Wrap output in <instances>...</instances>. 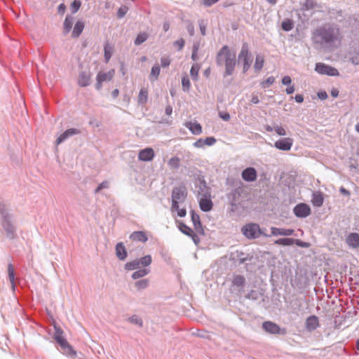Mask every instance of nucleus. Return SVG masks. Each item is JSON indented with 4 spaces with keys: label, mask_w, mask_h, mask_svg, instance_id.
<instances>
[{
    "label": "nucleus",
    "mask_w": 359,
    "mask_h": 359,
    "mask_svg": "<svg viewBox=\"0 0 359 359\" xmlns=\"http://www.w3.org/2000/svg\"><path fill=\"white\" fill-rule=\"evenodd\" d=\"M191 217L193 224H195L196 223H198L199 222H201L199 215L197 213H196L194 210L191 211Z\"/></svg>",
    "instance_id": "nucleus-55"
},
{
    "label": "nucleus",
    "mask_w": 359,
    "mask_h": 359,
    "mask_svg": "<svg viewBox=\"0 0 359 359\" xmlns=\"http://www.w3.org/2000/svg\"><path fill=\"white\" fill-rule=\"evenodd\" d=\"M8 278L11 285L12 290L15 291V272L14 268L12 264H9L8 265Z\"/></svg>",
    "instance_id": "nucleus-33"
},
{
    "label": "nucleus",
    "mask_w": 359,
    "mask_h": 359,
    "mask_svg": "<svg viewBox=\"0 0 359 359\" xmlns=\"http://www.w3.org/2000/svg\"><path fill=\"white\" fill-rule=\"evenodd\" d=\"M241 176L245 182H252L257 180V173L255 168L249 167L242 171Z\"/></svg>",
    "instance_id": "nucleus-15"
},
{
    "label": "nucleus",
    "mask_w": 359,
    "mask_h": 359,
    "mask_svg": "<svg viewBox=\"0 0 359 359\" xmlns=\"http://www.w3.org/2000/svg\"><path fill=\"white\" fill-rule=\"evenodd\" d=\"M297 241L298 243H301L298 240H295L292 238H279L275 241L276 244L285 245V246H290L294 243V242Z\"/></svg>",
    "instance_id": "nucleus-34"
},
{
    "label": "nucleus",
    "mask_w": 359,
    "mask_h": 359,
    "mask_svg": "<svg viewBox=\"0 0 359 359\" xmlns=\"http://www.w3.org/2000/svg\"><path fill=\"white\" fill-rule=\"evenodd\" d=\"M275 81V78L273 76H269L266 80L263 81L260 83V86L262 88H266L271 85H272Z\"/></svg>",
    "instance_id": "nucleus-46"
},
{
    "label": "nucleus",
    "mask_w": 359,
    "mask_h": 359,
    "mask_svg": "<svg viewBox=\"0 0 359 359\" xmlns=\"http://www.w3.org/2000/svg\"><path fill=\"white\" fill-rule=\"evenodd\" d=\"M84 27H85L84 22L82 20H78L74 27V29H73V31L72 33V37H74V38L79 37L81 35V34L82 33V32L83 31Z\"/></svg>",
    "instance_id": "nucleus-28"
},
{
    "label": "nucleus",
    "mask_w": 359,
    "mask_h": 359,
    "mask_svg": "<svg viewBox=\"0 0 359 359\" xmlns=\"http://www.w3.org/2000/svg\"><path fill=\"white\" fill-rule=\"evenodd\" d=\"M187 30L190 36H193L194 34V27L191 22H189L187 25Z\"/></svg>",
    "instance_id": "nucleus-61"
},
{
    "label": "nucleus",
    "mask_w": 359,
    "mask_h": 359,
    "mask_svg": "<svg viewBox=\"0 0 359 359\" xmlns=\"http://www.w3.org/2000/svg\"><path fill=\"white\" fill-rule=\"evenodd\" d=\"M194 229L196 230V231L198 233H199V234H204V230H203V226H202V224H201V222L194 224Z\"/></svg>",
    "instance_id": "nucleus-56"
},
{
    "label": "nucleus",
    "mask_w": 359,
    "mask_h": 359,
    "mask_svg": "<svg viewBox=\"0 0 359 359\" xmlns=\"http://www.w3.org/2000/svg\"><path fill=\"white\" fill-rule=\"evenodd\" d=\"M187 197V190L184 186L175 187L172 191V208H177V205L185 201Z\"/></svg>",
    "instance_id": "nucleus-6"
},
{
    "label": "nucleus",
    "mask_w": 359,
    "mask_h": 359,
    "mask_svg": "<svg viewBox=\"0 0 359 359\" xmlns=\"http://www.w3.org/2000/svg\"><path fill=\"white\" fill-rule=\"evenodd\" d=\"M241 232L248 239L259 238L262 234L259 226L255 223H249L243 226Z\"/></svg>",
    "instance_id": "nucleus-8"
},
{
    "label": "nucleus",
    "mask_w": 359,
    "mask_h": 359,
    "mask_svg": "<svg viewBox=\"0 0 359 359\" xmlns=\"http://www.w3.org/2000/svg\"><path fill=\"white\" fill-rule=\"evenodd\" d=\"M116 255L118 259L121 261H123L126 259L128 253L123 243L120 242L116 245L115 247Z\"/></svg>",
    "instance_id": "nucleus-23"
},
{
    "label": "nucleus",
    "mask_w": 359,
    "mask_h": 359,
    "mask_svg": "<svg viewBox=\"0 0 359 359\" xmlns=\"http://www.w3.org/2000/svg\"><path fill=\"white\" fill-rule=\"evenodd\" d=\"M240 196L241 191L238 189H234L227 194V198L232 207L236 206Z\"/></svg>",
    "instance_id": "nucleus-22"
},
{
    "label": "nucleus",
    "mask_w": 359,
    "mask_h": 359,
    "mask_svg": "<svg viewBox=\"0 0 359 359\" xmlns=\"http://www.w3.org/2000/svg\"><path fill=\"white\" fill-rule=\"evenodd\" d=\"M274 131L276 133L280 136H285L287 135V132L285 129L279 125H276L274 126Z\"/></svg>",
    "instance_id": "nucleus-48"
},
{
    "label": "nucleus",
    "mask_w": 359,
    "mask_h": 359,
    "mask_svg": "<svg viewBox=\"0 0 359 359\" xmlns=\"http://www.w3.org/2000/svg\"><path fill=\"white\" fill-rule=\"evenodd\" d=\"M347 243L348 245L356 248L359 247V234L357 233H351L347 237Z\"/></svg>",
    "instance_id": "nucleus-29"
},
{
    "label": "nucleus",
    "mask_w": 359,
    "mask_h": 359,
    "mask_svg": "<svg viewBox=\"0 0 359 359\" xmlns=\"http://www.w3.org/2000/svg\"><path fill=\"white\" fill-rule=\"evenodd\" d=\"M340 27L335 23H325L317 27L312 33L313 43L320 48L328 50L337 48L342 41Z\"/></svg>",
    "instance_id": "nucleus-1"
},
{
    "label": "nucleus",
    "mask_w": 359,
    "mask_h": 359,
    "mask_svg": "<svg viewBox=\"0 0 359 359\" xmlns=\"http://www.w3.org/2000/svg\"><path fill=\"white\" fill-rule=\"evenodd\" d=\"M245 283V278L242 275H234L232 280V285L241 290Z\"/></svg>",
    "instance_id": "nucleus-27"
},
{
    "label": "nucleus",
    "mask_w": 359,
    "mask_h": 359,
    "mask_svg": "<svg viewBox=\"0 0 359 359\" xmlns=\"http://www.w3.org/2000/svg\"><path fill=\"white\" fill-rule=\"evenodd\" d=\"M238 61L245 63H252V56L249 51L248 44L244 42L240 53L238 54Z\"/></svg>",
    "instance_id": "nucleus-14"
},
{
    "label": "nucleus",
    "mask_w": 359,
    "mask_h": 359,
    "mask_svg": "<svg viewBox=\"0 0 359 359\" xmlns=\"http://www.w3.org/2000/svg\"><path fill=\"white\" fill-rule=\"evenodd\" d=\"M152 262L151 255H146L140 259H137L125 264L124 269L126 271H133L140 269L141 266H149Z\"/></svg>",
    "instance_id": "nucleus-7"
},
{
    "label": "nucleus",
    "mask_w": 359,
    "mask_h": 359,
    "mask_svg": "<svg viewBox=\"0 0 359 359\" xmlns=\"http://www.w3.org/2000/svg\"><path fill=\"white\" fill-rule=\"evenodd\" d=\"M74 22V18L67 15L65 18V22H64V32L65 34H67L70 32L72 27V25Z\"/></svg>",
    "instance_id": "nucleus-36"
},
{
    "label": "nucleus",
    "mask_w": 359,
    "mask_h": 359,
    "mask_svg": "<svg viewBox=\"0 0 359 359\" xmlns=\"http://www.w3.org/2000/svg\"><path fill=\"white\" fill-rule=\"evenodd\" d=\"M191 87L190 80L188 76H183L182 78V88L184 92H189Z\"/></svg>",
    "instance_id": "nucleus-40"
},
{
    "label": "nucleus",
    "mask_w": 359,
    "mask_h": 359,
    "mask_svg": "<svg viewBox=\"0 0 359 359\" xmlns=\"http://www.w3.org/2000/svg\"><path fill=\"white\" fill-rule=\"evenodd\" d=\"M294 27V24L292 20L290 19H286L282 22V28L285 32H289L292 30Z\"/></svg>",
    "instance_id": "nucleus-44"
},
{
    "label": "nucleus",
    "mask_w": 359,
    "mask_h": 359,
    "mask_svg": "<svg viewBox=\"0 0 359 359\" xmlns=\"http://www.w3.org/2000/svg\"><path fill=\"white\" fill-rule=\"evenodd\" d=\"M0 215L1 225L6 237L10 240L17 238V226L15 223L13 215L5 208L0 209Z\"/></svg>",
    "instance_id": "nucleus-3"
},
{
    "label": "nucleus",
    "mask_w": 359,
    "mask_h": 359,
    "mask_svg": "<svg viewBox=\"0 0 359 359\" xmlns=\"http://www.w3.org/2000/svg\"><path fill=\"white\" fill-rule=\"evenodd\" d=\"M203 141L205 145L212 146L216 143L217 140L214 137H208L203 139Z\"/></svg>",
    "instance_id": "nucleus-53"
},
{
    "label": "nucleus",
    "mask_w": 359,
    "mask_h": 359,
    "mask_svg": "<svg viewBox=\"0 0 359 359\" xmlns=\"http://www.w3.org/2000/svg\"><path fill=\"white\" fill-rule=\"evenodd\" d=\"M294 140L290 137H284L274 142V147L279 150L290 151L293 145Z\"/></svg>",
    "instance_id": "nucleus-13"
},
{
    "label": "nucleus",
    "mask_w": 359,
    "mask_h": 359,
    "mask_svg": "<svg viewBox=\"0 0 359 359\" xmlns=\"http://www.w3.org/2000/svg\"><path fill=\"white\" fill-rule=\"evenodd\" d=\"M114 53V46L109 41H106L104 45V62L108 63Z\"/></svg>",
    "instance_id": "nucleus-25"
},
{
    "label": "nucleus",
    "mask_w": 359,
    "mask_h": 359,
    "mask_svg": "<svg viewBox=\"0 0 359 359\" xmlns=\"http://www.w3.org/2000/svg\"><path fill=\"white\" fill-rule=\"evenodd\" d=\"M315 70L320 74L327 75V76H339V71L328 65H325L322 62H318L316 64Z\"/></svg>",
    "instance_id": "nucleus-11"
},
{
    "label": "nucleus",
    "mask_w": 359,
    "mask_h": 359,
    "mask_svg": "<svg viewBox=\"0 0 359 359\" xmlns=\"http://www.w3.org/2000/svg\"><path fill=\"white\" fill-rule=\"evenodd\" d=\"M109 187V182L107 181H104L99 184V186L95 190V193L97 194L102 189H107Z\"/></svg>",
    "instance_id": "nucleus-54"
},
{
    "label": "nucleus",
    "mask_w": 359,
    "mask_h": 359,
    "mask_svg": "<svg viewBox=\"0 0 359 359\" xmlns=\"http://www.w3.org/2000/svg\"><path fill=\"white\" fill-rule=\"evenodd\" d=\"M155 154L152 148L148 147L139 151L138 158L142 161H150L154 158Z\"/></svg>",
    "instance_id": "nucleus-17"
},
{
    "label": "nucleus",
    "mask_w": 359,
    "mask_h": 359,
    "mask_svg": "<svg viewBox=\"0 0 359 359\" xmlns=\"http://www.w3.org/2000/svg\"><path fill=\"white\" fill-rule=\"evenodd\" d=\"M311 202L316 207H320L324 202V198L320 192H315L313 194Z\"/></svg>",
    "instance_id": "nucleus-30"
},
{
    "label": "nucleus",
    "mask_w": 359,
    "mask_h": 359,
    "mask_svg": "<svg viewBox=\"0 0 359 359\" xmlns=\"http://www.w3.org/2000/svg\"><path fill=\"white\" fill-rule=\"evenodd\" d=\"M148 34L146 32L140 33L135 40V44L136 46H140L144 41H146L148 39Z\"/></svg>",
    "instance_id": "nucleus-42"
},
{
    "label": "nucleus",
    "mask_w": 359,
    "mask_h": 359,
    "mask_svg": "<svg viewBox=\"0 0 359 359\" xmlns=\"http://www.w3.org/2000/svg\"><path fill=\"white\" fill-rule=\"evenodd\" d=\"M114 69H110L108 72H99L96 76V90H100L102 88V83L110 81L114 76Z\"/></svg>",
    "instance_id": "nucleus-9"
},
{
    "label": "nucleus",
    "mask_w": 359,
    "mask_h": 359,
    "mask_svg": "<svg viewBox=\"0 0 359 359\" xmlns=\"http://www.w3.org/2000/svg\"><path fill=\"white\" fill-rule=\"evenodd\" d=\"M318 97L320 100H325L327 97V94L325 91H320L318 93Z\"/></svg>",
    "instance_id": "nucleus-64"
},
{
    "label": "nucleus",
    "mask_w": 359,
    "mask_h": 359,
    "mask_svg": "<svg viewBox=\"0 0 359 359\" xmlns=\"http://www.w3.org/2000/svg\"><path fill=\"white\" fill-rule=\"evenodd\" d=\"M168 165L171 168L178 169L180 167V159L177 156H174L170 158Z\"/></svg>",
    "instance_id": "nucleus-39"
},
{
    "label": "nucleus",
    "mask_w": 359,
    "mask_h": 359,
    "mask_svg": "<svg viewBox=\"0 0 359 359\" xmlns=\"http://www.w3.org/2000/svg\"><path fill=\"white\" fill-rule=\"evenodd\" d=\"M161 72L160 66L158 64L154 65L151 70L149 79L151 81L157 80Z\"/></svg>",
    "instance_id": "nucleus-35"
},
{
    "label": "nucleus",
    "mask_w": 359,
    "mask_h": 359,
    "mask_svg": "<svg viewBox=\"0 0 359 359\" xmlns=\"http://www.w3.org/2000/svg\"><path fill=\"white\" fill-rule=\"evenodd\" d=\"M264 57L261 55H257L255 58V62L254 65V68L255 71L259 72L260 71L264 66Z\"/></svg>",
    "instance_id": "nucleus-37"
},
{
    "label": "nucleus",
    "mask_w": 359,
    "mask_h": 359,
    "mask_svg": "<svg viewBox=\"0 0 359 359\" xmlns=\"http://www.w3.org/2000/svg\"><path fill=\"white\" fill-rule=\"evenodd\" d=\"M149 273H150V269L144 267L143 269H140L139 270L133 273L131 277L133 279L137 280L140 278H143V277L146 276Z\"/></svg>",
    "instance_id": "nucleus-31"
},
{
    "label": "nucleus",
    "mask_w": 359,
    "mask_h": 359,
    "mask_svg": "<svg viewBox=\"0 0 359 359\" xmlns=\"http://www.w3.org/2000/svg\"><path fill=\"white\" fill-rule=\"evenodd\" d=\"M193 146L196 148H203L205 146L203 139L200 138L197 140L193 143Z\"/></svg>",
    "instance_id": "nucleus-59"
},
{
    "label": "nucleus",
    "mask_w": 359,
    "mask_h": 359,
    "mask_svg": "<svg viewBox=\"0 0 359 359\" xmlns=\"http://www.w3.org/2000/svg\"><path fill=\"white\" fill-rule=\"evenodd\" d=\"M264 330L271 334L285 335L287 334L285 328H281L278 325L272 321H265L262 323Z\"/></svg>",
    "instance_id": "nucleus-10"
},
{
    "label": "nucleus",
    "mask_w": 359,
    "mask_h": 359,
    "mask_svg": "<svg viewBox=\"0 0 359 359\" xmlns=\"http://www.w3.org/2000/svg\"><path fill=\"white\" fill-rule=\"evenodd\" d=\"M305 324L306 330L311 332L319 327V320L317 316H310L306 318Z\"/></svg>",
    "instance_id": "nucleus-21"
},
{
    "label": "nucleus",
    "mask_w": 359,
    "mask_h": 359,
    "mask_svg": "<svg viewBox=\"0 0 359 359\" xmlns=\"http://www.w3.org/2000/svg\"><path fill=\"white\" fill-rule=\"evenodd\" d=\"M54 328L55 332L53 334V338L60 346L63 351V353L72 358H75L76 356V352L63 337L62 330L60 327L56 326H54Z\"/></svg>",
    "instance_id": "nucleus-4"
},
{
    "label": "nucleus",
    "mask_w": 359,
    "mask_h": 359,
    "mask_svg": "<svg viewBox=\"0 0 359 359\" xmlns=\"http://www.w3.org/2000/svg\"><path fill=\"white\" fill-rule=\"evenodd\" d=\"M179 229L183 233L187 236H191V234H193L194 232V231L191 228H189L182 222L180 223Z\"/></svg>",
    "instance_id": "nucleus-45"
},
{
    "label": "nucleus",
    "mask_w": 359,
    "mask_h": 359,
    "mask_svg": "<svg viewBox=\"0 0 359 359\" xmlns=\"http://www.w3.org/2000/svg\"><path fill=\"white\" fill-rule=\"evenodd\" d=\"M128 321L132 324H135L142 327L143 326L142 319L137 315H133L128 318Z\"/></svg>",
    "instance_id": "nucleus-41"
},
{
    "label": "nucleus",
    "mask_w": 359,
    "mask_h": 359,
    "mask_svg": "<svg viewBox=\"0 0 359 359\" xmlns=\"http://www.w3.org/2000/svg\"><path fill=\"white\" fill-rule=\"evenodd\" d=\"M184 126L187 128H188L190 132L193 134V135H201L203 132L202 130V126L201 125L195 121V122H192V121H188V122H186L184 123Z\"/></svg>",
    "instance_id": "nucleus-19"
},
{
    "label": "nucleus",
    "mask_w": 359,
    "mask_h": 359,
    "mask_svg": "<svg viewBox=\"0 0 359 359\" xmlns=\"http://www.w3.org/2000/svg\"><path fill=\"white\" fill-rule=\"evenodd\" d=\"M128 11V8L126 6H123L120 7L117 11V17L118 18H122L125 16Z\"/></svg>",
    "instance_id": "nucleus-49"
},
{
    "label": "nucleus",
    "mask_w": 359,
    "mask_h": 359,
    "mask_svg": "<svg viewBox=\"0 0 359 359\" xmlns=\"http://www.w3.org/2000/svg\"><path fill=\"white\" fill-rule=\"evenodd\" d=\"M81 5V3L79 0H74L71 5L72 13H76L80 8Z\"/></svg>",
    "instance_id": "nucleus-51"
},
{
    "label": "nucleus",
    "mask_w": 359,
    "mask_h": 359,
    "mask_svg": "<svg viewBox=\"0 0 359 359\" xmlns=\"http://www.w3.org/2000/svg\"><path fill=\"white\" fill-rule=\"evenodd\" d=\"M79 133L80 130L76 128L67 129L57 137V139L56 140V144H60L69 137L77 135Z\"/></svg>",
    "instance_id": "nucleus-18"
},
{
    "label": "nucleus",
    "mask_w": 359,
    "mask_h": 359,
    "mask_svg": "<svg viewBox=\"0 0 359 359\" xmlns=\"http://www.w3.org/2000/svg\"><path fill=\"white\" fill-rule=\"evenodd\" d=\"M293 212L298 218H305L311 215V210L309 205L301 203L294 207Z\"/></svg>",
    "instance_id": "nucleus-12"
},
{
    "label": "nucleus",
    "mask_w": 359,
    "mask_h": 359,
    "mask_svg": "<svg viewBox=\"0 0 359 359\" xmlns=\"http://www.w3.org/2000/svg\"><path fill=\"white\" fill-rule=\"evenodd\" d=\"M271 232L273 236H289L294 233V230L292 229H280L277 227H271Z\"/></svg>",
    "instance_id": "nucleus-24"
},
{
    "label": "nucleus",
    "mask_w": 359,
    "mask_h": 359,
    "mask_svg": "<svg viewBox=\"0 0 359 359\" xmlns=\"http://www.w3.org/2000/svg\"><path fill=\"white\" fill-rule=\"evenodd\" d=\"M247 299L252 300H257L259 298V293L256 290H250L245 296Z\"/></svg>",
    "instance_id": "nucleus-50"
},
{
    "label": "nucleus",
    "mask_w": 359,
    "mask_h": 359,
    "mask_svg": "<svg viewBox=\"0 0 359 359\" xmlns=\"http://www.w3.org/2000/svg\"><path fill=\"white\" fill-rule=\"evenodd\" d=\"M219 117L225 121H228L231 118L230 114L229 113L219 112Z\"/></svg>",
    "instance_id": "nucleus-63"
},
{
    "label": "nucleus",
    "mask_w": 359,
    "mask_h": 359,
    "mask_svg": "<svg viewBox=\"0 0 359 359\" xmlns=\"http://www.w3.org/2000/svg\"><path fill=\"white\" fill-rule=\"evenodd\" d=\"M231 259L238 262L239 264H243L245 262L250 260L251 257L243 252L236 251L231 255Z\"/></svg>",
    "instance_id": "nucleus-20"
},
{
    "label": "nucleus",
    "mask_w": 359,
    "mask_h": 359,
    "mask_svg": "<svg viewBox=\"0 0 359 359\" xmlns=\"http://www.w3.org/2000/svg\"><path fill=\"white\" fill-rule=\"evenodd\" d=\"M149 281L148 279H141L135 283V286L137 290H144L149 286Z\"/></svg>",
    "instance_id": "nucleus-43"
},
{
    "label": "nucleus",
    "mask_w": 359,
    "mask_h": 359,
    "mask_svg": "<svg viewBox=\"0 0 359 359\" xmlns=\"http://www.w3.org/2000/svg\"><path fill=\"white\" fill-rule=\"evenodd\" d=\"M148 100V90L145 88H142L138 95V103L140 104H144Z\"/></svg>",
    "instance_id": "nucleus-32"
},
{
    "label": "nucleus",
    "mask_w": 359,
    "mask_h": 359,
    "mask_svg": "<svg viewBox=\"0 0 359 359\" xmlns=\"http://www.w3.org/2000/svg\"><path fill=\"white\" fill-rule=\"evenodd\" d=\"M316 6V2L315 0H306L304 4V6L306 9H312L315 8Z\"/></svg>",
    "instance_id": "nucleus-52"
},
{
    "label": "nucleus",
    "mask_w": 359,
    "mask_h": 359,
    "mask_svg": "<svg viewBox=\"0 0 359 359\" xmlns=\"http://www.w3.org/2000/svg\"><path fill=\"white\" fill-rule=\"evenodd\" d=\"M281 82L285 86H290L292 83V79L290 76H285L283 77Z\"/></svg>",
    "instance_id": "nucleus-60"
},
{
    "label": "nucleus",
    "mask_w": 359,
    "mask_h": 359,
    "mask_svg": "<svg viewBox=\"0 0 359 359\" xmlns=\"http://www.w3.org/2000/svg\"><path fill=\"white\" fill-rule=\"evenodd\" d=\"M219 0H203V4L206 7H210Z\"/></svg>",
    "instance_id": "nucleus-62"
},
{
    "label": "nucleus",
    "mask_w": 359,
    "mask_h": 359,
    "mask_svg": "<svg viewBox=\"0 0 359 359\" xmlns=\"http://www.w3.org/2000/svg\"><path fill=\"white\" fill-rule=\"evenodd\" d=\"M174 46L177 47L178 50H181L184 46V40L181 38L174 42Z\"/></svg>",
    "instance_id": "nucleus-57"
},
{
    "label": "nucleus",
    "mask_w": 359,
    "mask_h": 359,
    "mask_svg": "<svg viewBox=\"0 0 359 359\" xmlns=\"http://www.w3.org/2000/svg\"><path fill=\"white\" fill-rule=\"evenodd\" d=\"M130 238L135 241H139L142 243H145L148 240V237L146 235L145 232L139 231H134L133 232L130 236Z\"/></svg>",
    "instance_id": "nucleus-26"
},
{
    "label": "nucleus",
    "mask_w": 359,
    "mask_h": 359,
    "mask_svg": "<svg viewBox=\"0 0 359 359\" xmlns=\"http://www.w3.org/2000/svg\"><path fill=\"white\" fill-rule=\"evenodd\" d=\"M171 211L172 212H177V216H179L180 217H184L187 215L186 209L180 208L179 205H177V208H172V206H171Z\"/></svg>",
    "instance_id": "nucleus-47"
},
{
    "label": "nucleus",
    "mask_w": 359,
    "mask_h": 359,
    "mask_svg": "<svg viewBox=\"0 0 359 359\" xmlns=\"http://www.w3.org/2000/svg\"><path fill=\"white\" fill-rule=\"evenodd\" d=\"M224 62L225 65L224 76H231L236 67V55L231 54L228 46H224L216 56V63L218 66H222Z\"/></svg>",
    "instance_id": "nucleus-2"
},
{
    "label": "nucleus",
    "mask_w": 359,
    "mask_h": 359,
    "mask_svg": "<svg viewBox=\"0 0 359 359\" xmlns=\"http://www.w3.org/2000/svg\"><path fill=\"white\" fill-rule=\"evenodd\" d=\"M91 73L90 71H81L79 74L78 84L81 87H86L90 85Z\"/></svg>",
    "instance_id": "nucleus-16"
},
{
    "label": "nucleus",
    "mask_w": 359,
    "mask_h": 359,
    "mask_svg": "<svg viewBox=\"0 0 359 359\" xmlns=\"http://www.w3.org/2000/svg\"><path fill=\"white\" fill-rule=\"evenodd\" d=\"M200 191L199 194L203 196L199 199V206L202 211L209 212L212 209L213 203L212 200L210 198V194L208 191V187L205 181L200 182Z\"/></svg>",
    "instance_id": "nucleus-5"
},
{
    "label": "nucleus",
    "mask_w": 359,
    "mask_h": 359,
    "mask_svg": "<svg viewBox=\"0 0 359 359\" xmlns=\"http://www.w3.org/2000/svg\"><path fill=\"white\" fill-rule=\"evenodd\" d=\"M171 60L169 57H163L161 59L162 67H167L170 65Z\"/></svg>",
    "instance_id": "nucleus-58"
},
{
    "label": "nucleus",
    "mask_w": 359,
    "mask_h": 359,
    "mask_svg": "<svg viewBox=\"0 0 359 359\" xmlns=\"http://www.w3.org/2000/svg\"><path fill=\"white\" fill-rule=\"evenodd\" d=\"M200 65L198 63H194L190 69V75L194 81H197L198 79V72L200 70Z\"/></svg>",
    "instance_id": "nucleus-38"
}]
</instances>
